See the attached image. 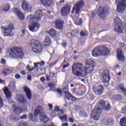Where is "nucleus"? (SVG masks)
Masks as SVG:
<instances>
[{
  "instance_id": "1",
  "label": "nucleus",
  "mask_w": 126,
  "mask_h": 126,
  "mask_svg": "<svg viewBox=\"0 0 126 126\" xmlns=\"http://www.w3.org/2000/svg\"><path fill=\"white\" fill-rule=\"evenodd\" d=\"M95 66H86L85 67L80 63H75L72 65V73L76 76L83 77L87 74L92 73L94 71Z\"/></svg>"
},
{
  "instance_id": "2",
  "label": "nucleus",
  "mask_w": 126,
  "mask_h": 126,
  "mask_svg": "<svg viewBox=\"0 0 126 126\" xmlns=\"http://www.w3.org/2000/svg\"><path fill=\"white\" fill-rule=\"evenodd\" d=\"M43 108L41 106H38L36 109L34 110V115H33L32 113H31L28 115L29 120L32 121V122H36L37 121V118L39 115V119L41 122H43L44 124L48 123L50 119L45 115H43Z\"/></svg>"
},
{
  "instance_id": "3",
  "label": "nucleus",
  "mask_w": 126,
  "mask_h": 126,
  "mask_svg": "<svg viewBox=\"0 0 126 126\" xmlns=\"http://www.w3.org/2000/svg\"><path fill=\"white\" fill-rule=\"evenodd\" d=\"M7 52L10 59L16 60H22L24 58V53L20 47H14L8 49Z\"/></svg>"
},
{
  "instance_id": "4",
  "label": "nucleus",
  "mask_w": 126,
  "mask_h": 126,
  "mask_svg": "<svg viewBox=\"0 0 126 126\" xmlns=\"http://www.w3.org/2000/svg\"><path fill=\"white\" fill-rule=\"evenodd\" d=\"M110 54V49L105 46H98L94 49L92 52L93 57L107 56Z\"/></svg>"
},
{
  "instance_id": "5",
  "label": "nucleus",
  "mask_w": 126,
  "mask_h": 126,
  "mask_svg": "<svg viewBox=\"0 0 126 126\" xmlns=\"http://www.w3.org/2000/svg\"><path fill=\"white\" fill-rule=\"evenodd\" d=\"M42 11L40 9H37L35 12V15H30L27 18V20L30 22L31 24H37L38 22L41 20L42 15Z\"/></svg>"
},
{
  "instance_id": "6",
  "label": "nucleus",
  "mask_w": 126,
  "mask_h": 126,
  "mask_svg": "<svg viewBox=\"0 0 126 126\" xmlns=\"http://www.w3.org/2000/svg\"><path fill=\"white\" fill-rule=\"evenodd\" d=\"M31 45L32 46V52L35 53V54H40L42 52V45L39 41L32 39L31 41Z\"/></svg>"
},
{
  "instance_id": "7",
  "label": "nucleus",
  "mask_w": 126,
  "mask_h": 126,
  "mask_svg": "<svg viewBox=\"0 0 126 126\" xmlns=\"http://www.w3.org/2000/svg\"><path fill=\"white\" fill-rule=\"evenodd\" d=\"M1 32L5 37L7 36L11 37L13 36V34H14V33L12 32V31L14 30V26L12 24H9L8 28H4V27H1Z\"/></svg>"
},
{
  "instance_id": "8",
  "label": "nucleus",
  "mask_w": 126,
  "mask_h": 126,
  "mask_svg": "<svg viewBox=\"0 0 126 126\" xmlns=\"http://www.w3.org/2000/svg\"><path fill=\"white\" fill-rule=\"evenodd\" d=\"M115 3L117 5V11L119 13H122L125 11L126 8V0H115Z\"/></svg>"
},
{
  "instance_id": "9",
  "label": "nucleus",
  "mask_w": 126,
  "mask_h": 126,
  "mask_svg": "<svg viewBox=\"0 0 126 126\" xmlns=\"http://www.w3.org/2000/svg\"><path fill=\"white\" fill-rule=\"evenodd\" d=\"M114 22L115 23V26L114 28V31L117 33H123V25L122 24V20L119 18V17H116L115 19Z\"/></svg>"
},
{
  "instance_id": "10",
  "label": "nucleus",
  "mask_w": 126,
  "mask_h": 126,
  "mask_svg": "<svg viewBox=\"0 0 126 126\" xmlns=\"http://www.w3.org/2000/svg\"><path fill=\"white\" fill-rule=\"evenodd\" d=\"M83 5H84V1L79 0L74 4V7H73V10L71 11V13H73L75 10L76 14H79V12H80V9L82 8Z\"/></svg>"
},
{
  "instance_id": "11",
  "label": "nucleus",
  "mask_w": 126,
  "mask_h": 126,
  "mask_svg": "<svg viewBox=\"0 0 126 126\" xmlns=\"http://www.w3.org/2000/svg\"><path fill=\"white\" fill-rule=\"evenodd\" d=\"M17 99L18 102L21 104L23 106L25 107V109L24 110V112H27L28 110L27 108V100L24 98V95L18 94L17 95Z\"/></svg>"
},
{
  "instance_id": "12",
  "label": "nucleus",
  "mask_w": 126,
  "mask_h": 126,
  "mask_svg": "<svg viewBox=\"0 0 126 126\" xmlns=\"http://www.w3.org/2000/svg\"><path fill=\"white\" fill-rule=\"evenodd\" d=\"M93 90L96 95H101V94H103L104 87H103V86L99 85H98V83H96L94 85Z\"/></svg>"
},
{
  "instance_id": "13",
  "label": "nucleus",
  "mask_w": 126,
  "mask_h": 126,
  "mask_svg": "<svg viewBox=\"0 0 126 126\" xmlns=\"http://www.w3.org/2000/svg\"><path fill=\"white\" fill-rule=\"evenodd\" d=\"M102 113V110L100 108H94L93 111L91 115L92 119L94 120V121H98L99 120V117L100 116V114Z\"/></svg>"
},
{
  "instance_id": "14",
  "label": "nucleus",
  "mask_w": 126,
  "mask_h": 126,
  "mask_svg": "<svg viewBox=\"0 0 126 126\" xmlns=\"http://www.w3.org/2000/svg\"><path fill=\"white\" fill-rule=\"evenodd\" d=\"M98 16L101 19H105L108 14V10L106 8H100L98 11Z\"/></svg>"
},
{
  "instance_id": "15",
  "label": "nucleus",
  "mask_w": 126,
  "mask_h": 126,
  "mask_svg": "<svg viewBox=\"0 0 126 126\" xmlns=\"http://www.w3.org/2000/svg\"><path fill=\"white\" fill-rule=\"evenodd\" d=\"M70 8H71V7L69 5H67L62 8L61 14L62 16H66L70 12Z\"/></svg>"
},
{
  "instance_id": "16",
  "label": "nucleus",
  "mask_w": 126,
  "mask_h": 126,
  "mask_svg": "<svg viewBox=\"0 0 126 126\" xmlns=\"http://www.w3.org/2000/svg\"><path fill=\"white\" fill-rule=\"evenodd\" d=\"M102 76L103 80V82L107 83L110 81L111 78L110 77V74H109V71L108 70H105L102 73Z\"/></svg>"
},
{
  "instance_id": "17",
  "label": "nucleus",
  "mask_w": 126,
  "mask_h": 126,
  "mask_svg": "<svg viewBox=\"0 0 126 126\" xmlns=\"http://www.w3.org/2000/svg\"><path fill=\"white\" fill-rule=\"evenodd\" d=\"M63 21L58 20L55 22V24L57 30H63Z\"/></svg>"
},
{
  "instance_id": "18",
  "label": "nucleus",
  "mask_w": 126,
  "mask_h": 126,
  "mask_svg": "<svg viewBox=\"0 0 126 126\" xmlns=\"http://www.w3.org/2000/svg\"><path fill=\"white\" fill-rule=\"evenodd\" d=\"M117 58L119 61L123 62V61H125V60H126V58H125V55H124V54H123V51L121 50V49H118L117 51Z\"/></svg>"
},
{
  "instance_id": "19",
  "label": "nucleus",
  "mask_w": 126,
  "mask_h": 126,
  "mask_svg": "<svg viewBox=\"0 0 126 126\" xmlns=\"http://www.w3.org/2000/svg\"><path fill=\"white\" fill-rule=\"evenodd\" d=\"M117 90L118 92H122L126 96V88L123 84H119L117 87Z\"/></svg>"
},
{
  "instance_id": "20",
  "label": "nucleus",
  "mask_w": 126,
  "mask_h": 126,
  "mask_svg": "<svg viewBox=\"0 0 126 126\" xmlns=\"http://www.w3.org/2000/svg\"><path fill=\"white\" fill-rule=\"evenodd\" d=\"M41 3L45 6V7H49L53 4V0H40Z\"/></svg>"
},
{
  "instance_id": "21",
  "label": "nucleus",
  "mask_w": 126,
  "mask_h": 126,
  "mask_svg": "<svg viewBox=\"0 0 126 126\" xmlns=\"http://www.w3.org/2000/svg\"><path fill=\"white\" fill-rule=\"evenodd\" d=\"M22 7L24 10H25V11H31V9L32 8V5L27 3H23Z\"/></svg>"
},
{
  "instance_id": "22",
  "label": "nucleus",
  "mask_w": 126,
  "mask_h": 126,
  "mask_svg": "<svg viewBox=\"0 0 126 126\" xmlns=\"http://www.w3.org/2000/svg\"><path fill=\"white\" fill-rule=\"evenodd\" d=\"M85 64L87 66H96V64L92 59H88L86 60Z\"/></svg>"
},
{
  "instance_id": "23",
  "label": "nucleus",
  "mask_w": 126,
  "mask_h": 126,
  "mask_svg": "<svg viewBox=\"0 0 126 126\" xmlns=\"http://www.w3.org/2000/svg\"><path fill=\"white\" fill-rule=\"evenodd\" d=\"M30 31L32 32H34L35 31V29L37 28L39 29L40 28V25L39 24H32L28 26Z\"/></svg>"
},
{
  "instance_id": "24",
  "label": "nucleus",
  "mask_w": 126,
  "mask_h": 126,
  "mask_svg": "<svg viewBox=\"0 0 126 126\" xmlns=\"http://www.w3.org/2000/svg\"><path fill=\"white\" fill-rule=\"evenodd\" d=\"M24 90L27 95L28 99H29V100H31L32 98V94H31V91H30V89H29L27 87H25L24 88Z\"/></svg>"
},
{
  "instance_id": "25",
  "label": "nucleus",
  "mask_w": 126,
  "mask_h": 126,
  "mask_svg": "<svg viewBox=\"0 0 126 126\" xmlns=\"http://www.w3.org/2000/svg\"><path fill=\"white\" fill-rule=\"evenodd\" d=\"M13 110H14V113L15 114H18V115L23 112V110L21 107L20 106H16V105L15 104L13 105Z\"/></svg>"
},
{
  "instance_id": "26",
  "label": "nucleus",
  "mask_w": 126,
  "mask_h": 126,
  "mask_svg": "<svg viewBox=\"0 0 126 126\" xmlns=\"http://www.w3.org/2000/svg\"><path fill=\"white\" fill-rule=\"evenodd\" d=\"M3 91L7 99H9L11 98V95H12L11 92L8 91V89L7 88H4L3 89Z\"/></svg>"
},
{
  "instance_id": "27",
  "label": "nucleus",
  "mask_w": 126,
  "mask_h": 126,
  "mask_svg": "<svg viewBox=\"0 0 126 126\" xmlns=\"http://www.w3.org/2000/svg\"><path fill=\"white\" fill-rule=\"evenodd\" d=\"M10 9V6L8 3H5L3 4L0 9V10H2L3 11H8Z\"/></svg>"
},
{
  "instance_id": "28",
  "label": "nucleus",
  "mask_w": 126,
  "mask_h": 126,
  "mask_svg": "<svg viewBox=\"0 0 126 126\" xmlns=\"http://www.w3.org/2000/svg\"><path fill=\"white\" fill-rule=\"evenodd\" d=\"M49 36H51L52 38H55L56 37V35L57 34V32L56 30L54 29H51L48 31L47 32Z\"/></svg>"
},
{
  "instance_id": "29",
  "label": "nucleus",
  "mask_w": 126,
  "mask_h": 126,
  "mask_svg": "<svg viewBox=\"0 0 126 126\" xmlns=\"http://www.w3.org/2000/svg\"><path fill=\"white\" fill-rule=\"evenodd\" d=\"M65 94L67 99H70V100H71L72 101H75V100H76L75 97L72 95L70 93H68L67 92H65Z\"/></svg>"
},
{
  "instance_id": "30",
  "label": "nucleus",
  "mask_w": 126,
  "mask_h": 126,
  "mask_svg": "<svg viewBox=\"0 0 126 126\" xmlns=\"http://www.w3.org/2000/svg\"><path fill=\"white\" fill-rule=\"evenodd\" d=\"M51 44V38L49 36H46L44 39V46L48 47Z\"/></svg>"
},
{
  "instance_id": "31",
  "label": "nucleus",
  "mask_w": 126,
  "mask_h": 126,
  "mask_svg": "<svg viewBox=\"0 0 126 126\" xmlns=\"http://www.w3.org/2000/svg\"><path fill=\"white\" fill-rule=\"evenodd\" d=\"M11 73H12V69L9 68L3 69L2 71V73H3V74H4V75H8Z\"/></svg>"
},
{
  "instance_id": "32",
  "label": "nucleus",
  "mask_w": 126,
  "mask_h": 126,
  "mask_svg": "<svg viewBox=\"0 0 126 126\" xmlns=\"http://www.w3.org/2000/svg\"><path fill=\"white\" fill-rule=\"evenodd\" d=\"M24 67H25V64L22 62H20L17 66V70H20V69H22Z\"/></svg>"
},
{
  "instance_id": "33",
  "label": "nucleus",
  "mask_w": 126,
  "mask_h": 126,
  "mask_svg": "<svg viewBox=\"0 0 126 126\" xmlns=\"http://www.w3.org/2000/svg\"><path fill=\"white\" fill-rule=\"evenodd\" d=\"M8 87L10 88V89H12V90H15V89H16V87H15V82H11L9 84Z\"/></svg>"
},
{
  "instance_id": "34",
  "label": "nucleus",
  "mask_w": 126,
  "mask_h": 126,
  "mask_svg": "<svg viewBox=\"0 0 126 126\" xmlns=\"http://www.w3.org/2000/svg\"><path fill=\"white\" fill-rule=\"evenodd\" d=\"M113 99L114 101H120V100H122V97L121 94L114 95L113 96Z\"/></svg>"
},
{
  "instance_id": "35",
  "label": "nucleus",
  "mask_w": 126,
  "mask_h": 126,
  "mask_svg": "<svg viewBox=\"0 0 126 126\" xmlns=\"http://www.w3.org/2000/svg\"><path fill=\"white\" fill-rule=\"evenodd\" d=\"M122 126H126V117L123 118L120 121Z\"/></svg>"
},
{
  "instance_id": "36",
  "label": "nucleus",
  "mask_w": 126,
  "mask_h": 126,
  "mask_svg": "<svg viewBox=\"0 0 126 126\" xmlns=\"http://www.w3.org/2000/svg\"><path fill=\"white\" fill-rule=\"evenodd\" d=\"M100 107H102V108H104L105 107H106V102H105L104 100H101L99 103H98Z\"/></svg>"
},
{
  "instance_id": "37",
  "label": "nucleus",
  "mask_w": 126,
  "mask_h": 126,
  "mask_svg": "<svg viewBox=\"0 0 126 126\" xmlns=\"http://www.w3.org/2000/svg\"><path fill=\"white\" fill-rule=\"evenodd\" d=\"M60 119L62 122H66L67 121V116L64 115L63 116H60Z\"/></svg>"
},
{
  "instance_id": "38",
  "label": "nucleus",
  "mask_w": 126,
  "mask_h": 126,
  "mask_svg": "<svg viewBox=\"0 0 126 126\" xmlns=\"http://www.w3.org/2000/svg\"><path fill=\"white\" fill-rule=\"evenodd\" d=\"M107 126H112V125H113L114 124V121L112 119H108L107 121Z\"/></svg>"
},
{
  "instance_id": "39",
  "label": "nucleus",
  "mask_w": 126,
  "mask_h": 126,
  "mask_svg": "<svg viewBox=\"0 0 126 126\" xmlns=\"http://www.w3.org/2000/svg\"><path fill=\"white\" fill-rule=\"evenodd\" d=\"M17 16L19 19H21V20H23V19H24V15H23L22 13L20 12L18 13Z\"/></svg>"
},
{
  "instance_id": "40",
  "label": "nucleus",
  "mask_w": 126,
  "mask_h": 126,
  "mask_svg": "<svg viewBox=\"0 0 126 126\" xmlns=\"http://www.w3.org/2000/svg\"><path fill=\"white\" fill-rule=\"evenodd\" d=\"M80 117H84V118H86L87 117V114L83 111H81L79 112Z\"/></svg>"
},
{
  "instance_id": "41",
  "label": "nucleus",
  "mask_w": 126,
  "mask_h": 126,
  "mask_svg": "<svg viewBox=\"0 0 126 126\" xmlns=\"http://www.w3.org/2000/svg\"><path fill=\"white\" fill-rule=\"evenodd\" d=\"M69 66V63H67L66 64H64L63 65L62 72H64L65 71V68Z\"/></svg>"
},
{
  "instance_id": "42",
  "label": "nucleus",
  "mask_w": 126,
  "mask_h": 126,
  "mask_svg": "<svg viewBox=\"0 0 126 126\" xmlns=\"http://www.w3.org/2000/svg\"><path fill=\"white\" fill-rule=\"evenodd\" d=\"M63 90L64 92H67L68 91V85H66V86H64L63 88Z\"/></svg>"
},
{
  "instance_id": "43",
  "label": "nucleus",
  "mask_w": 126,
  "mask_h": 126,
  "mask_svg": "<svg viewBox=\"0 0 126 126\" xmlns=\"http://www.w3.org/2000/svg\"><path fill=\"white\" fill-rule=\"evenodd\" d=\"M64 56H69L71 55V52H69V50H66L64 52Z\"/></svg>"
},
{
  "instance_id": "44",
  "label": "nucleus",
  "mask_w": 126,
  "mask_h": 126,
  "mask_svg": "<svg viewBox=\"0 0 126 126\" xmlns=\"http://www.w3.org/2000/svg\"><path fill=\"white\" fill-rule=\"evenodd\" d=\"M66 46H67V44L66 43V41L63 40L62 42V46L63 47V48H65V47H66Z\"/></svg>"
},
{
  "instance_id": "45",
  "label": "nucleus",
  "mask_w": 126,
  "mask_h": 126,
  "mask_svg": "<svg viewBox=\"0 0 126 126\" xmlns=\"http://www.w3.org/2000/svg\"><path fill=\"white\" fill-rule=\"evenodd\" d=\"M73 34L72 33V32L70 33V32H69L68 33H67L66 34V36L67 37V38H72V37H73Z\"/></svg>"
},
{
  "instance_id": "46",
  "label": "nucleus",
  "mask_w": 126,
  "mask_h": 126,
  "mask_svg": "<svg viewBox=\"0 0 126 126\" xmlns=\"http://www.w3.org/2000/svg\"><path fill=\"white\" fill-rule=\"evenodd\" d=\"M78 32H79V31L77 29H76L75 30H73L72 33H73V35H74L78 34Z\"/></svg>"
},
{
  "instance_id": "47",
  "label": "nucleus",
  "mask_w": 126,
  "mask_h": 126,
  "mask_svg": "<svg viewBox=\"0 0 126 126\" xmlns=\"http://www.w3.org/2000/svg\"><path fill=\"white\" fill-rule=\"evenodd\" d=\"M37 63L38 64V65H40V66L45 65V62L44 61H41V62H37Z\"/></svg>"
},
{
  "instance_id": "48",
  "label": "nucleus",
  "mask_w": 126,
  "mask_h": 126,
  "mask_svg": "<svg viewBox=\"0 0 126 126\" xmlns=\"http://www.w3.org/2000/svg\"><path fill=\"white\" fill-rule=\"evenodd\" d=\"M20 119H21V120H26L27 119V115H24L21 116H20Z\"/></svg>"
},
{
  "instance_id": "49",
  "label": "nucleus",
  "mask_w": 126,
  "mask_h": 126,
  "mask_svg": "<svg viewBox=\"0 0 126 126\" xmlns=\"http://www.w3.org/2000/svg\"><path fill=\"white\" fill-rule=\"evenodd\" d=\"M14 12L15 13V14H17L18 15V13H20V12L18 10V8H16L14 9Z\"/></svg>"
},
{
  "instance_id": "50",
  "label": "nucleus",
  "mask_w": 126,
  "mask_h": 126,
  "mask_svg": "<svg viewBox=\"0 0 126 126\" xmlns=\"http://www.w3.org/2000/svg\"><path fill=\"white\" fill-rule=\"evenodd\" d=\"M0 108H1V107H3V101H2L1 97H0Z\"/></svg>"
},
{
  "instance_id": "51",
  "label": "nucleus",
  "mask_w": 126,
  "mask_h": 126,
  "mask_svg": "<svg viewBox=\"0 0 126 126\" xmlns=\"http://www.w3.org/2000/svg\"><path fill=\"white\" fill-rule=\"evenodd\" d=\"M18 126H29V125H28V124H27V123H23L21 125H19Z\"/></svg>"
},
{
  "instance_id": "52",
  "label": "nucleus",
  "mask_w": 126,
  "mask_h": 126,
  "mask_svg": "<svg viewBox=\"0 0 126 126\" xmlns=\"http://www.w3.org/2000/svg\"><path fill=\"white\" fill-rule=\"evenodd\" d=\"M6 62V61H5V59H2L1 60L0 63H1V64H5Z\"/></svg>"
},
{
  "instance_id": "53",
  "label": "nucleus",
  "mask_w": 126,
  "mask_h": 126,
  "mask_svg": "<svg viewBox=\"0 0 126 126\" xmlns=\"http://www.w3.org/2000/svg\"><path fill=\"white\" fill-rule=\"evenodd\" d=\"M57 92L60 94V96H62V93H63V92L61 89H58Z\"/></svg>"
},
{
  "instance_id": "54",
  "label": "nucleus",
  "mask_w": 126,
  "mask_h": 126,
  "mask_svg": "<svg viewBox=\"0 0 126 126\" xmlns=\"http://www.w3.org/2000/svg\"><path fill=\"white\" fill-rule=\"evenodd\" d=\"M15 78H16V79H19V78H20V77H21L20 74H16L15 75Z\"/></svg>"
},
{
  "instance_id": "55",
  "label": "nucleus",
  "mask_w": 126,
  "mask_h": 126,
  "mask_svg": "<svg viewBox=\"0 0 126 126\" xmlns=\"http://www.w3.org/2000/svg\"><path fill=\"white\" fill-rule=\"evenodd\" d=\"M110 109H111V105L108 103L106 107V110H110Z\"/></svg>"
},
{
  "instance_id": "56",
  "label": "nucleus",
  "mask_w": 126,
  "mask_h": 126,
  "mask_svg": "<svg viewBox=\"0 0 126 126\" xmlns=\"http://www.w3.org/2000/svg\"><path fill=\"white\" fill-rule=\"evenodd\" d=\"M80 35H81V36L84 37V36H86V33L84 32H80Z\"/></svg>"
},
{
  "instance_id": "57",
  "label": "nucleus",
  "mask_w": 126,
  "mask_h": 126,
  "mask_svg": "<svg viewBox=\"0 0 126 126\" xmlns=\"http://www.w3.org/2000/svg\"><path fill=\"white\" fill-rule=\"evenodd\" d=\"M48 86L49 87H50V88H51L52 89H53V88H55V86L52 84H49Z\"/></svg>"
},
{
  "instance_id": "58",
  "label": "nucleus",
  "mask_w": 126,
  "mask_h": 126,
  "mask_svg": "<svg viewBox=\"0 0 126 126\" xmlns=\"http://www.w3.org/2000/svg\"><path fill=\"white\" fill-rule=\"evenodd\" d=\"M27 79L28 80H29V81L32 80V77L31 76V75H29V76H28Z\"/></svg>"
},
{
  "instance_id": "59",
  "label": "nucleus",
  "mask_w": 126,
  "mask_h": 126,
  "mask_svg": "<svg viewBox=\"0 0 126 126\" xmlns=\"http://www.w3.org/2000/svg\"><path fill=\"white\" fill-rule=\"evenodd\" d=\"M48 107L50 110H52L53 109V105L52 104H49Z\"/></svg>"
},
{
  "instance_id": "60",
  "label": "nucleus",
  "mask_w": 126,
  "mask_h": 126,
  "mask_svg": "<svg viewBox=\"0 0 126 126\" xmlns=\"http://www.w3.org/2000/svg\"><path fill=\"white\" fill-rule=\"evenodd\" d=\"M38 65L39 64H38L37 63H34V68H37V67H39Z\"/></svg>"
},
{
  "instance_id": "61",
  "label": "nucleus",
  "mask_w": 126,
  "mask_h": 126,
  "mask_svg": "<svg viewBox=\"0 0 126 126\" xmlns=\"http://www.w3.org/2000/svg\"><path fill=\"white\" fill-rule=\"evenodd\" d=\"M69 121L71 123H73V122H74V120H73V118H69Z\"/></svg>"
},
{
  "instance_id": "62",
  "label": "nucleus",
  "mask_w": 126,
  "mask_h": 126,
  "mask_svg": "<svg viewBox=\"0 0 126 126\" xmlns=\"http://www.w3.org/2000/svg\"><path fill=\"white\" fill-rule=\"evenodd\" d=\"M62 126H68V123H65L64 124H62Z\"/></svg>"
},
{
  "instance_id": "63",
  "label": "nucleus",
  "mask_w": 126,
  "mask_h": 126,
  "mask_svg": "<svg viewBox=\"0 0 126 126\" xmlns=\"http://www.w3.org/2000/svg\"><path fill=\"white\" fill-rule=\"evenodd\" d=\"M123 28H124V29H125L126 32V22H125V23L123 26Z\"/></svg>"
},
{
  "instance_id": "64",
  "label": "nucleus",
  "mask_w": 126,
  "mask_h": 126,
  "mask_svg": "<svg viewBox=\"0 0 126 126\" xmlns=\"http://www.w3.org/2000/svg\"><path fill=\"white\" fill-rule=\"evenodd\" d=\"M40 80H41V81L42 82H44V81H45V78H44V77H41V78H40Z\"/></svg>"
}]
</instances>
